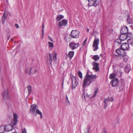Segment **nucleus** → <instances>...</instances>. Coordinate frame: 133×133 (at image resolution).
Returning a JSON list of instances; mask_svg holds the SVG:
<instances>
[{
    "label": "nucleus",
    "mask_w": 133,
    "mask_h": 133,
    "mask_svg": "<svg viewBox=\"0 0 133 133\" xmlns=\"http://www.w3.org/2000/svg\"><path fill=\"white\" fill-rule=\"evenodd\" d=\"M49 38L51 41H53V40L52 38H51L49 36Z\"/></svg>",
    "instance_id": "47"
},
{
    "label": "nucleus",
    "mask_w": 133,
    "mask_h": 133,
    "mask_svg": "<svg viewBox=\"0 0 133 133\" xmlns=\"http://www.w3.org/2000/svg\"><path fill=\"white\" fill-rule=\"evenodd\" d=\"M42 32H44V29H43L42 30Z\"/></svg>",
    "instance_id": "52"
},
{
    "label": "nucleus",
    "mask_w": 133,
    "mask_h": 133,
    "mask_svg": "<svg viewBox=\"0 0 133 133\" xmlns=\"http://www.w3.org/2000/svg\"><path fill=\"white\" fill-rule=\"evenodd\" d=\"M107 106V104L106 103H104V109H106Z\"/></svg>",
    "instance_id": "44"
},
{
    "label": "nucleus",
    "mask_w": 133,
    "mask_h": 133,
    "mask_svg": "<svg viewBox=\"0 0 133 133\" xmlns=\"http://www.w3.org/2000/svg\"><path fill=\"white\" fill-rule=\"evenodd\" d=\"M27 88L28 89V93L29 95L31 91V88L30 85H28L27 86Z\"/></svg>",
    "instance_id": "30"
},
{
    "label": "nucleus",
    "mask_w": 133,
    "mask_h": 133,
    "mask_svg": "<svg viewBox=\"0 0 133 133\" xmlns=\"http://www.w3.org/2000/svg\"><path fill=\"white\" fill-rule=\"evenodd\" d=\"M89 29H87V32H88L89 31Z\"/></svg>",
    "instance_id": "50"
},
{
    "label": "nucleus",
    "mask_w": 133,
    "mask_h": 133,
    "mask_svg": "<svg viewBox=\"0 0 133 133\" xmlns=\"http://www.w3.org/2000/svg\"><path fill=\"white\" fill-rule=\"evenodd\" d=\"M38 108L36 104H32L31 105V108L30 110L31 112L32 113L34 116H36V112Z\"/></svg>",
    "instance_id": "6"
},
{
    "label": "nucleus",
    "mask_w": 133,
    "mask_h": 133,
    "mask_svg": "<svg viewBox=\"0 0 133 133\" xmlns=\"http://www.w3.org/2000/svg\"><path fill=\"white\" fill-rule=\"evenodd\" d=\"M57 53L55 51L52 52V54H49V57L48 58L46 63L49 66H51L52 63V57L53 58V60L55 61L57 59Z\"/></svg>",
    "instance_id": "3"
},
{
    "label": "nucleus",
    "mask_w": 133,
    "mask_h": 133,
    "mask_svg": "<svg viewBox=\"0 0 133 133\" xmlns=\"http://www.w3.org/2000/svg\"><path fill=\"white\" fill-rule=\"evenodd\" d=\"M43 36L42 35V38H43Z\"/></svg>",
    "instance_id": "54"
},
{
    "label": "nucleus",
    "mask_w": 133,
    "mask_h": 133,
    "mask_svg": "<svg viewBox=\"0 0 133 133\" xmlns=\"http://www.w3.org/2000/svg\"><path fill=\"white\" fill-rule=\"evenodd\" d=\"M121 41L120 39H117L116 40V42L119 43H120L121 42Z\"/></svg>",
    "instance_id": "45"
},
{
    "label": "nucleus",
    "mask_w": 133,
    "mask_h": 133,
    "mask_svg": "<svg viewBox=\"0 0 133 133\" xmlns=\"http://www.w3.org/2000/svg\"><path fill=\"white\" fill-rule=\"evenodd\" d=\"M130 66L129 65L127 64L125 67V71L126 73H128L131 70Z\"/></svg>",
    "instance_id": "19"
},
{
    "label": "nucleus",
    "mask_w": 133,
    "mask_h": 133,
    "mask_svg": "<svg viewBox=\"0 0 133 133\" xmlns=\"http://www.w3.org/2000/svg\"><path fill=\"white\" fill-rule=\"evenodd\" d=\"M5 11L3 15V17L2 18V22L3 23H4L6 18V17L5 15Z\"/></svg>",
    "instance_id": "27"
},
{
    "label": "nucleus",
    "mask_w": 133,
    "mask_h": 133,
    "mask_svg": "<svg viewBox=\"0 0 133 133\" xmlns=\"http://www.w3.org/2000/svg\"><path fill=\"white\" fill-rule=\"evenodd\" d=\"M48 43V47L49 49L51 50H52L54 48V45L53 43L51 42H49Z\"/></svg>",
    "instance_id": "21"
},
{
    "label": "nucleus",
    "mask_w": 133,
    "mask_h": 133,
    "mask_svg": "<svg viewBox=\"0 0 133 133\" xmlns=\"http://www.w3.org/2000/svg\"><path fill=\"white\" fill-rule=\"evenodd\" d=\"M88 5L89 6H96L97 5L96 0H88Z\"/></svg>",
    "instance_id": "11"
},
{
    "label": "nucleus",
    "mask_w": 133,
    "mask_h": 133,
    "mask_svg": "<svg viewBox=\"0 0 133 133\" xmlns=\"http://www.w3.org/2000/svg\"><path fill=\"white\" fill-rule=\"evenodd\" d=\"M36 112V116H37V114L38 115H40V118L41 119H42V113L38 109L37 110Z\"/></svg>",
    "instance_id": "24"
},
{
    "label": "nucleus",
    "mask_w": 133,
    "mask_h": 133,
    "mask_svg": "<svg viewBox=\"0 0 133 133\" xmlns=\"http://www.w3.org/2000/svg\"><path fill=\"white\" fill-rule=\"evenodd\" d=\"M74 54V52L73 51H70L69 52L68 56L70 59H71L73 57Z\"/></svg>",
    "instance_id": "20"
},
{
    "label": "nucleus",
    "mask_w": 133,
    "mask_h": 133,
    "mask_svg": "<svg viewBox=\"0 0 133 133\" xmlns=\"http://www.w3.org/2000/svg\"><path fill=\"white\" fill-rule=\"evenodd\" d=\"M5 126V131H9L12 130L14 129L12 125L9 124Z\"/></svg>",
    "instance_id": "12"
},
{
    "label": "nucleus",
    "mask_w": 133,
    "mask_h": 133,
    "mask_svg": "<svg viewBox=\"0 0 133 133\" xmlns=\"http://www.w3.org/2000/svg\"><path fill=\"white\" fill-rule=\"evenodd\" d=\"M71 36L73 38H77L79 36V32L77 30H73L71 31Z\"/></svg>",
    "instance_id": "9"
},
{
    "label": "nucleus",
    "mask_w": 133,
    "mask_h": 133,
    "mask_svg": "<svg viewBox=\"0 0 133 133\" xmlns=\"http://www.w3.org/2000/svg\"><path fill=\"white\" fill-rule=\"evenodd\" d=\"M15 26L16 28H19V26L18 24H15Z\"/></svg>",
    "instance_id": "46"
},
{
    "label": "nucleus",
    "mask_w": 133,
    "mask_h": 133,
    "mask_svg": "<svg viewBox=\"0 0 133 133\" xmlns=\"http://www.w3.org/2000/svg\"><path fill=\"white\" fill-rule=\"evenodd\" d=\"M42 35H44V32H42Z\"/></svg>",
    "instance_id": "51"
},
{
    "label": "nucleus",
    "mask_w": 133,
    "mask_h": 133,
    "mask_svg": "<svg viewBox=\"0 0 133 133\" xmlns=\"http://www.w3.org/2000/svg\"><path fill=\"white\" fill-rule=\"evenodd\" d=\"M70 78L72 82V88L73 89L75 88L78 84V78L77 77L74 76L71 74L70 75Z\"/></svg>",
    "instance_id": "4"
},
{
    "label": "nucleus",
    "mask_w": 133,
    "mask_h": 133,
    "mask_svg": "<svg viewBox=\"0 0 133 133\" xmlns=\"http://www.w3.org/2000/svg\"><path fill=\"white\" fill-rule=\"evenodd\" d=\"M42 28H43V29H44V24H43L42 25Z\"/></svg>",
    "instance_id": "48"
},
{
    "label": "nucleus",
    "mask_w": 133,
    "mask_h": 133,
    "mask_svg": "<svg viewBox=\"0 0 133 133\" xmlns=\"http://www.w3.org/2000/svg\"><path fill=\"white\" fill-rule=\"evenodd\" d=\"M90 129V128L89 127H88L86 129L85 133H89V131Z\"/></svg>",
    "instance_id": "34"
},
{
    "label": "nucleus",
    "mask_w": 133,
    "mask_h": 133,
    "mask_svg": "<svg viewBox=\"0 0 133 133\" xmlns=\"http://www.w3.org/2000/svg\"><path fill=\"white\" fill-rule=\"evenodd\" d=\"M110 83L113 87H115L118 83V81L117 78H114L111 81Z\"/></svg>",
    "instance_id": "13"
},
{
    "label": "nucleus",
    "mask_w": 133,
    "mask_h": 133,
    "mask_svg": "<svg viewBox=\"0 0 133 133\" xmlns=\"http://www.w3.org/2000/svg\"><path fill=\"white\" fill-rule=\"evenodd\" d=\"M67 21L65 19H63L62 21H60L59 22V24L61 26H65L67 23Z\"/></svg>",
    "instance_id": "14"
},
{
    "label": "nucleus",
    "mask_w": 133,
    "mask_h": 133,
    "mask_svg": "<svg viewBox=\"0 0 133 133\" xmlns=\"http://www.w3.org/2000/svg\"><path fill=\"white\" fill-rule=\"evenodd\" d=\"M3 100L5 101V102L6 106L8 107V105L10 104L9 102L7 100L9 99L10 98V96L9 94V92L7 89H5L2 94Z\"/></svg>",
    "instance_id": "2"
},
{
    "label": "nucleus",
    "mask_w": 133,
    "mask_h": 133,
    "mask_svg": "<svg viewBox=\"0 0 133 133\" xmlns=\"http://www.w3.org/2000/svg\"><path fill=\"white\" fill-rule=\"evenodd\" d=\"M99 42V40L98 38H95L94 40L92 46L93 50L94 51H96L98 49V46Z\"/></svg>",
    "instance_id": "5"
},
{
    "label": "nucleus",
    "mask_w": 133,
    "mask_h": 133,
    "mask_svg": "<svg viewBox=\"0 0 133 133\" xmlns=\"http://www.w3.org/2000/svg\"><path fill=\"white\" fill-rule=\"evenodd\" d=\"M115 74H111L109 76V78L111 79H113L114 78H115Z\"/></svg>",
    "instance_id": "31"
},
{
    "label": "nucleus",
    "mask_w": 133,
    "mask_h": 133,
    "mask_svg": "<svg viewBox=\"0 0 133 133\" xmlns=\"http://www.w3.org/2000/svg\"><path fill=\"white\" fill-rule=\"evenodd\" d=\"M128 32V28L126 26H124L122 28L120 32L121 34H125Z\"/></svg>",
    "instance_id": "10"
},
{
    "label": "nucleus",
    "mask_w": 133,
    "mask_h": 133,
    "mask_svg": "<svg viewBox=\"0 0 133 133\" xmlns=\"http://www.w3.org/2000/svg\"><path fill=\"white\" fill-rule=\"evenodd\" d=\"M87 38L86 37L85 38V40H84V42L83 43V46H85L86 44L87 43Z\"/></svg>",
    "instance_id": "38"
},
{
    "label": "nucleus",
    "mask_w": 133,
    "mask_h": 133,
    "mask_svg": "<svg viewBox=\"0 0 133 133\" xmlns=\"http://www.w3.org/2000/svg\"><path fill=\"white\" fill-rule=\"evenodd\" d=\"M126 35L127 36V38L128 37H130L132 36V35L131 33H128L127 35Z\"/></svg>",
    "instance_id": "37"
},
{
    "label": "nucleus",
    "mask_w": 133,
    "mask_h": 133,
    "mask_svg": "<svg viewBox=\"0 0 133 133\" xmlns=\"http://www.w3.org/2000/svg\"><path fill=\"white\" fill-rule=\"evenodd\" d=\"M10 37V36H8V39H9V38Z\"/></svg>",
    "instance_id": "49"
},
{
    "label": "nucleus",
    "mask_w": 133,
    "mask_h": 133,
    "mask_svg": "<svg viewBox=\"0 0 133 133\" xmlns=\"http://www.w3.org/2000/svg\"><path fill=\"white\" fill-rule=\"evenodd\" d=\"M14 116V123H13V125H16L17 123V118L18 117V115L16 114H15L13 115Z\"/></svg>",
    "instance_id": "16"
},
{
    "label": "nucleus",
    "mask_w": 133,
    "mask_h": 133,
    "mask_svg": "<svg viewBox=\"0 0 133 133\" xmlns=\"http://www.w3.org/2000/svg\"><path fill=\"white\" fill-rule=\"evenodd\" d=\"M127 23L130 24H132L133 23V22L131 19V18L128 15L127 18Z\"/></svg>",
    "instance_id": "22"
},
{
    "label": "nucleus",
    "mask_w": 133,
    "mask_h": 133,
    "mask_svg": "<svg viewBox=\"0 0 133 133\" xmlns=\"http://www.w3.org/2000/svg\"><path fill=\"white\" fill-rule=\"evenodd\" d=\"M123 59L124 61L125 62L127 61L128 60V56L125 55V56H123Z\"/></svg>",
    "instance_id": "35"
},
{
    "label": "nucleus",
    "mask_w": 133,
    "mask_h": 133,
    "mask_svg": "<svg viewBox=\"0 0 133 133\" xmlns=\"http://www.w3.org/2000/svg\"><path fill=\"white\" fill-rule=\"evenodd\" d=\"M107 99H108V101H112L114 100V99L112 97H108V98Z\"/></svg>",
    "instance_id": "39"
},
{
    "label": "nucleus",
    "mask_w": 133,
    "mask_h": 133,
    "mask_svg": "<svg viewBox=\"0 0 133 133\" xmlns=\"http://www.w3.org/2000/svg\"><path fill=\"white\" fill-rule=\"evenodd\" d=\"M64 18V16L61 15H58L57 17V21H59Z\"/></svg>",
    "instance_id": "28"
},
{
    "label": "nucleus",
    "mask_w": 133,
    "mask_h": 133,
    "mask_svg": "<svg viewBox=\"0 0 133 133\" xmlns=\"http://www.w3.org/2000/svg\"><path fill=\"white\" fill-rule=\"evenodd\" d=\"M93 66L95 67H98V64L97 63L94 62L93 63Z\"/></svg>",
    "instance_id": "36"
},
{
    "label": "nucleus",
    "mask_w": 133,
    "mask_h": 133,
    "mask_svg": "<svg viewBox=\"0 0 133 133\" xmlns=\"http://www.w3.org/2000/svg\"><path fill=\"white\" fill-rule=\"evenodd\" d=\"M127 42L129 43V44H133V38H131L128 39L127 40Z\"/></svg>",
    "instance_id": "26"
},
{
    "label": "nucleus",
    "mask_w": 133,
    "mask_h": 133,
    "mask_svg": "<svg viewBox=\"0 0 133 133\" xmlns=\"http://www.w3.org/2000/svg\"><path fill=\"white\" fill-rule=\"evenodd\" d=\"M108 102V99L105 98L104 99V103H106L107 104Z\"/></svg>",
    "instance_id": "41"
},
{
    "label": "nucleus",
    "mask_w": 133,
    "mask_h": 133,
    "mask_svg": "<svg viewBox=\"0 0 133 133\" xmlns=\"http://www.w3.org/2000/svg\"><path fill=\"white\" fill-rule=\"evenodd\" d=\"M92 69L93 70H95V71L96 72H97L99 70V68H98V67H94L92 68Z\"/></svg>",
    "instance_id": "40"
},
{
    "label": "nucleus",
    "mask_w": 133,
    "mask_h": 133,
    "mask_svg": "<svg viewBox=\"0 0 133 133\" xmlns=\"http://www.w3.org/2000/svg\"><path fill=\"white\" fill-rule=\"evenodd\" d=\"M116 52L119 56L123 57L126 55V53L125 50L121 49H118L116 50Z\"/></svg>",
    "instance_id": "7"
},
{
    "label": "nucleus",
    "mask_w": 133,
    "mask_h": 133,
    "mask_svg": "<svg viewBox=\"0 0 133 133\" xmlns=\"http://www.w3.org/2000/svg\"><path fill=\"white\" fill-rule=\"evenodd\" d=\"M66 98H67L68 99V97H67Z\"/></svg>",
    "instance_id": "55"
},
{
    "label": "nucleus",
    "mask_w": 133,
    "mask_h": 133,
    "mask_svg": "<svg viewBox=\"0 0 133 133\" xmlns=\"http://www.w3.org/2000/svg\"><path fill=\"white\" fill-rule=\"evenodd\" d=\"M25 73L28 74H31L30 68H28L26 69L25 71Z\"/></svg>",
    "instance_id": "25"
},
{
    "label": "nucleus",
    "mask_w": 133,
    "mask_h": 133,
    "mask_svg": "<svg viewBox=\"0 0 133 133\" xmlns=\"http://www.w3.org/2000/svg\"><path fill=\"white\" fill-rule=\"evenodd\" d=\"M22 133H26V131L25 128L22 129Z\"/></svg>",
    "instance_id": "43"
},
{
    "label": "nucleus",
    "mask_w": 133,
    "mask_h": 133,
    "mask_svg": "<svg viewBox=\"0 0 133 133\" xmlns=\"http://www.w3.org/2000/svg\"><path fill=\"white\" fill-rule=\"evenodd\" d=\"M12 133H17V132L16 131H15Z\"/></svg>",
    "instance_id": "53"
},
{
    "label": "nucleus",
    "mask_w": 133,
    "mask_h": 133,
    "mask_svg": "<svg viewBox=\"0 0 133 133\" xmlns=\"http://www.w3.org/2000/svg\"><path fill=\"white\" fill-rule=\"evenodd\" d=\"M30 68L31 74H33L36 72L37 69L36 67H32Z\"/></svg>",
    "instance_id": "18"
},
{
    "label": "nucleus",
    "mask_w": 133,
    "mask_h": 133,
    "mask_svg": "<svg viewBox=\"0 0 133 133\" xmlns=\"http://www.w3.org/2000/svg\"><path fill=\"white\" fill-rule=\"evenodd\" d=\"M69 45L70 48L72 50H73L77 48L79 46V44L78 43L71 42L69 43Z\"/></svg>",
    "instance_id": "8"
},
{
    "label": "nucleus",
    "mask_w": 133,
    "mask_h": 133,
    "mask_svg": "<svg viewBox=\"0 0 133 133\" xmlns=\"http://www.w3.org/2000/svg\"><path fill=\"white\" fill-rule=\"evenodd\" d=\"M96 77V75L92 74L89 75L88 72L87 71L84 77L85 78L82 84V87L84 88L89 85L90 83L95 80Z\"/></svg>",
    "instance_id": "1"
},
{
    "label": "nucleus",
    "mask_w": 133,
    "mask_h": 133,
    "mask_svg": "<svg viewBox=\"0 0 133 133\" xmlns=\"http://www.w3.org/2000/svg\"><path fill=\"white\" fill-rule=\"evenodd\" d=\"M127 38V36L125 34H121L119 36V39L122 41L125 40Z\"/></svg>",
    "instance_id": "17"
},
{
    "label": "nucleus",
    "mask_w": 133,
    "mask_h": 133,
    "mask_svg": "<svg viewBox=\"0 0 133 133\" xmlns=\"http://www.w3.org/2000/svg\"><path fill=\"white\" fill-rule=\"evenodd\" d=\"M99 58V57L98 55H95L93 57V59L95 61H97Z\"/></svg>",
    "instance_id": "29"
},
{
    "label": "nucleus",
    "mask_w": 133,
    "mask_h": 133,
    "mask_svg": "<svg viewBox=\"0 0 133 133\" xmlns=\"http://www.w3.org/2000/svg\"><path fill=\"white\" fill-rule=\"evenodd\" d=\"M129 48V44L127 43H124L121 45V48L124 50L127 49Z\"/></svg>",
    "instance_id": "15"
},
{
    "label": "nucleus",
    "mask_w": 133,
    "mask_h": 133,
    "mask_svg": "<svg viewBox=\"0 0 133 133\" xmlns=\"http://www.w3.org/2000/svg\"><path fill=\"white\" fill-rule=\"evenodd\" d=\"M78 75L79 77L81 79H82L83 78L82 75V73L81 71H79L78 72Z\"/></svg>",
    "instance_id": "33"
},
{
    "label": "nucleus",
    "mask_w": 133,
    "mask_h": 133,
    "mask_svg": "<svg viewBox=\"0 0 133 133\" xmlns=\"http://www.w3.org/2000/svg\"><path fill=\"white\" fill-rule=\"evenodd\" d=\"M5 126L4 125L0 127V132L1 133H4V131H5Z\"/></svg>",
    "instance_id": "23"
},
{
    "label": "nucleus",
    "mask_w": 133,
    "mask_h": 133,
    "mask_svg": "<svg viewBox=\"0 0 133 133\" xmlns=\"http://www.w3.org/2000/svg\"><path fill=\"white\" fill-rule=\"evenodd\" d=\"M98 89L97 88H96V89H95V90L94 94L93 95L92 97H94L96 96L97 94V92H98Z\"/></svg>",
    "instance_id": "32"
},
{
    "label": "nucleus",
    "mask_w": 133,
    "mask_h": 133,
    "mask_svg": "<svg viewBox=\"0 0 133 133\" xmlns=\"http://www.w3.org/2000/svg\"><path fill=\"white\" fill-rule=\"evenodd\" d=\"M100 56H102V55H101H101H100Z\"/></svg>",
    "instance_id": "56"
},
{
    "label": "nucleus",
    "mask_w": 133,
    "mask_h": 133,
    "mask_svg": "<svg viewBox=\"0 0 133 133\" xmlns=\"http://www.w3.org/2000/svg\"><path fill=\"white\" fill-rule=\"evenodd\" d=\"M102 133H108V132L106 129H103L102 131Z\"/></svg>",
    "instance_id": "42"
}]
</instances>
